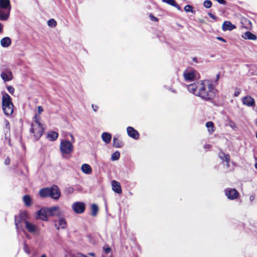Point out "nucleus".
Segmentation results:
<instances>
[{"mask_svg": "<svg viewBox=\"0 0 257 257\" xmlns=\"http://www.w3.org/2000/svg\"><path fill=\"white\" fill-rule=\"evenodd\" d=\"M188 91L205 100L213 99L215 95L214 85L207 80L198 81L187 86Z\"/></svg>", "mask_w": 257, "mask_h": 257, "instance_id": "obj_1", "label": "nucleus"}, {"mask_svg": "<svg viewBox=\"0 0 257 257\" xmlns=\"http://www.w3.org/2000/svg\"><path fill=\"white\" fill-rule=\"evenodd\" d=\"M28 217V214L26 212L22 213L19 219H15V225L16 228L19 230H23L22 225L25 224L26 229L28 232L34 233L38 231V227L36 225L28 221L27 219Z\"/></svg>", "mask_w": 257, "mask_h": 257, "instance_id": "obj_2", "label": "nucleus"}, {"mask_svg": "<svg viewBox=\"0 0 257 257\" xmlns=\"http://www.w3.org/2000/svg\"><path fill=\"white\" fill-rule=\"evenodd\" d=\"M39 195L42 197H50L51 198L57 200L61 195V192L57 185H53L51 187L41 189L39 191Z\"/></svg>", "mask_w": 257, "mask_h": 257, "instance_id": "obj_3", "label": "nucleus"}, {"mask_svg": "<svg viewBox=\"0 0 257 257\" xmlns=\"http://www.w3.org/2000/svg\"><path fill=\"white\" fill-rule=\"evenodd\" d=\"M40 116L35 114L32 123L30 132L33 134L34 139L38 140L43 135L44 130L40 122Z\"/></svg>", "mask_w": 257, "mask_h": 257, "instance_id": "obj_4", "label": "nucleus"}, {"mask_svg": "<svg viewBox=\"0 0 257 257\" xmlns=\"http://www.w3.org/2000/svg\"><path fill=\"white\" fill-rule=\"evenodd\" d=\"M11 10L10 0H0L1 21H7L9 19Z\"/></svg>", "mask_w": 257, "mask_h": 257, "instance_id": "obj_5", "label": "nucleus"}, {"mask_svg": "<svg viewBox=\"0 0 257 257\" xmlns=\"http://www.w3.org/2000/svg\"><path fill=\"white\" fill-rule=\"evenodd\" d=\"M2 107L6 115H10L13 112L14 105L11 97L7 93H5L3 95Z\"/></svg>", "mask_w": 257, "mask_h": 257, "instance_id": "obj_6", "label": "nucleus"}, {"mask_svg": "<svg viewBox=\"0 0 257 257\" xmlns=\"http://www.w3.org/2000/svg\"><path fill=\"white\" fill-rule=\"evenodd\" d=\"M60 151L64 157L65 155H69L73 151V144L67 140H62L60 144Z\"/></svg>", "mask_w": 257, "mask_h": 257, "instance_id": "obj_7", "label": "nucleus"}, {"mask_svg": "<svg viewBox=\"0 0 257 257\" xmlns=\"http://www.w3.org/2000/svg\"><path fill=\"white\" fill-rule=\"evenodd\" d=\"M72 210L77 214H81L84 212L85 209V205L81 202H75L72 205Z\"/></svg>", "mask_w": 257, "mask_h": 257, "instance_id": "obj_8", "label": "nucleus"}, {"mask_svg": "<svg viewBox=\"0 0 257 257\" xmlns=\"http://www.w3.org/2000/svg\"><path fill=\"white\" fill-rule=\"evenodd\" d=\"M47 212H48L50 216H57L58 217L61 216L64 213V211L58 206L47 208Z\"/></svg>", "mask_w": 257, "mask_h": 257, "instance_id": "obj_9", "label": "nucleus"}, {"mask_svg": "<svg viewBox=\"0 0 257 257\" xmlns=\"http://www.w3.org/2000/svg\"><path fill=\"white\" fill-rule=\"evenodd\" d=\"M197 72L195 70H186L183 73V76L186 81H193L196 77Z\"/></svg>", "mask_w": 257, "mask_h": 257, "instance_id": "obj_10", "label": "nucleus"}, {"mask_svg": "<svg viewBox=\"0 0 257 257\" xmlns=\"http://www.w3.org/2000/svg\"><path fill=\"white\" fill-rule=\"evenodd\" d=\"M224 192L229 199H234L238 196V193L235 189L227 188L225 189Z\"/></svg>", "mask_w": 257, "mask_h": 257, "instance_id": "obj_11", "label": "nucleus"}, {"mask_svg": "<svg viewBox=\"0 0 257 257\" xmlns=\"http://www.w3.org/2000/svg\"><path fill=\"white\" fill-rule=\"evenodd\" d=\"M54 222L55 226L58 230L65 228L67 225L65 219L61 216L59 217L58 220H55Z\"/></svg>", "mask_w": 257, "mask_h": 257, "instance_id": "obj_12", "label": "nucleus"}, {"mask_svg": "<svg viewBox=\"0 0 257 257\" xmlns=\"http://www.w3.org/2000/svg\"><path fill=\"white\" fill-rule=\"evenodd\" d=\"M242 102L244 105L247 106H254L255 101L250 96L247 95L242 98Z\"/></svg>", "mask_w": 257, "mask_h": 257, "instance_id": "obj_13", "label": "nucleus"}, {"mask_svg": "<svg viewBox=\"0 0 257 257\" xmlns=\"http://www.w3.org/2000/svg\"><path fill=\"white\" fill-rule=\"evenodd\" d=\"M37 215L39 218L44 221H47L48 215H49L48 212H47V208H42L38 211Z\"/></svg>", "mask_w": 257, "mask_h": 257, "instance_id": "obj_14", "label": "nucleus"}, {"mask_svg": "<svg viewBox=\"0 0 257 257\" xmlns=\"http://www.w3.org/2000/svg\"><path fill=\"white\" fill-rule=\"evenodd\" d=\"M127 133L129 137L134 139H138L139 137L138 132L131 126L127 127Z\"/></svg>", "mask_w": 257, "mask_h": 257, "instance_id": "obj_15", "label": "nucleus"}, {"mask_svg": "<svg viewBox=\"0 0 257 257\" xmlns=\"http://www.w3.org/2000/svg\"><path fill=\"white\" fill-rule=\"evenodd\" d=\"M235 28L236 26L229 21H225L222 26V29L223 31H231Z\"/></svg>", "mask_w": 257, "mask_h": 257, "instance_id": "obj_16", "label": "nucleus"}, {"mask_svg": "<svg viewBox=\"0 0 257 257\" xmlns=\"http://www.w3.org/2000/svg\"><path fill=\"white\" fill-rule=\"evenodd\" d=\"M112 189L113 191L118 194H120L122 192L121 188L120 183L115 180L111 182Z\"/></svg>", "mask_w": 257, "mask_h": 257, "instance_id": "obj_17", "label": "nucleus"}, {"mask_svg": "<svg viewBox=\"0 0 257 257\" xmlns=\"http://www.w3.org/2000/svg\"><path fill=\"white\" fill-rule=\"evenodd\" d=\"M2 78L5 81H8L12 79L13 75L12 72L9 71L3 72L1 74Z\"/></svg>", "mask_w": 257, "mask_h": 257, "instance_id": "obj_18", "label": "nucleus"}, {"mask_svg": "<svg viewBox=\"0 0 257 257\" xmlns=\"http://www.w3.org/2000/svg\"><path fill=\"white\" fill-rule=\"evenodd\" d=\"M102 140L106 143L109 144L111 139V135L110 134L106 132L103 133L101 135Z\"/></svg>", "mask_w": 257, "mask_h": 257, "instance_id": "obj_19", "label": "nucleus"}, {"mask_svg": "<svg viewBox=\"0 0 257 257\" xmlns=\"http://www.w3.org/2000/svg\"><path fill=\"white\" fill-rule=\"evenodd\" d=\"M242 37L245 39H248L251 40H255L257 39L256 36L254 34L251 33L249 31H247L244 33L243 35L242 36Z\"/></svg>", "mask_w": 257, "mask_h": 257, "instance_id": "obj_20", "label": "nucleus"}, {"mask_svg": "<svg viewBox=\"0 0 257 257\" xmlns=\"http://www.w3.org/2000/svg\"><path fill=\"white\" fill-rule=\"evenodd\" d=\"M82 171L86 174H90L92 172L90 166L87 164H84L81 166Z\"/></svg>", "mask_w": 257, "mask_h": 257, "instance_id": "obj_21", "label": "nucleus"}, {"mask_svg": "<svg viewBox=\"0 0 257 257\" xmlns=\"http://www.w3.org/2000/svg\"><path fill=\"white\" fill-rule=\"evenodd\" d=\"M11 44V40L9 37H5L1 40V45L3 47H8Z\"/></svg>", "mask_w": 257, "mask_h": 257, "instance_id": "obj_22", "label": "nucleus"}, {"mask_svg": "<svg viewBox=\"0 0 257 257\" xmlns=\"http://www.w3.org/2000/svg\"><path fill=\"white\" fill-rule=\"evenodd\" d=\"M58 137V134L56 132L51 131L47 134V138L51 141H55Z\"/></svg>", "mask_w": 257, "mask_h": 257, "instance_id": "obj_23", "label": "nucleus"}, {"mask_svg": "<svg viewBox=\"0 0 257 257\" xmlns=\"http://www.w3.org/2000/svg\"><path fill=\"white\" fill-rule=\"evenodd\" d=\"M113 145L115 148H120L123 146V143L117 137H114L113 139Z\"/></svg>", "mask_w": 257, "mask_h": 257, "instance_id": "obj_24", "label": "nucleus"}, {"mask_svg": "<svg viewBox=\"0 0 257 257\" xmlns=\"http://www.w3.org/2000/svg\"><path fill=\"white\" fill-rule=\"evenodd\" d=\"M23 201L27 206H30L32 204V198L30 195H25L23 198Z\"/></svg>", "mask_w": 257, "mask_h": 257, "instance_id": "obj_25", "label": "nucleus"}, {"mask_svg": "<svg viewBox=\"0 0 257 257\" xmlns=\"http://www.w3.org/2000/svg\"><path fill=\"white\" fill-rule=\"evenodd\" d=\"M219 156L221 160L223 161H225L228 164L229 162V155L228 154H225L223 152H221L219 154Z\"/></svg>", "mask_w": 257, "mask_h": 257, "instance_id": "obj_26", "label": "nucleus"}, {"mask_svg": "<svg viewBox=\"0 0 257 257\" xmlns=\"http://www.w3.org/2000/svg\"><path fill=\"white\" fill-rule=\"evenodd\" d=\"M206 126L208 128V131L210 134L214 132V124L212 122L208 121L206 122Z\"/></svg>", "mask_w": 257, "mask_h": 257, "instance_id": "obj_27", "label": "nucleus"}, {"mask_svg": "<svg viewBox=\"0 0 257 257\" xmlns=\"http://www.w3.org/2000/svg\"><path fill=\"white\" fill-rule=\"evenodd\" d=\"M91 215L93 216H95L97 213L98 208L97 206L95 204H93L91 205Z\"/></svg>", "mask_w": 257, "mask_h": 257, "instance_id": "obj_28", "label": "nucleus"}, {"mask_svg": "<svg viewBox=\"0 0 257 257\" xmlns=\"http://www.w3.org/2000/svg\"><path fill=\"white\" fill-rule=\"evenodd\" d=\"M120 157V153L118 151H115L113 153L111 157V159L112 161H116L119 159Z\"/></svg>", "mask_w": 257, "mask_h": 257, "instance_id": "obj_29", "label": "nucleus"}, {"mask_svg": "<svg viewBox=\"0 0 257 257\" xmlns=\"http://www.w3.org/2000/svg\"><path fill=\"white\" fill-rule=\"evenodd\" d=\"M48 25L50 27H55L57 25V22L54 19H51L48 21Z\"/></svg>", "mask_w": 257, "mask_h": 257, "instance_id": "obj_30", "label": "nucleus"}, {"mask_svg": "<svg viewBox=\"0 0 257 257\" xmlns=\"http://www.w3.org/2000/svg\"><path fill=\"white\" fill-rule=\"evenodd\" d=\"M203 6L205 8L209 9L212 6V3L209 0L205 1L203 3Z\"/></svg>", "mask_w": 257, "mask_h": 257, "instance_id": "obj_31", "label": "nucleus"}, {"mask_svg": "<svg viewBox=\"0 0 257 257\" xmlns=\"http://www.w3.org/2000/svg\"><path fill=\"white\" fill-rule=\"evenodd\" d=\"M24 250L26 253H27L28 254L31 253L30 249L28 245L25 242L24 243Z\"/></svg>", "mask_w": 257, "mask_h": 257, "instance_id": "obj_32", "label": "nucleus"}, {"mask_svg": "<svg viewBox=\"0 0 257 257\" xmlns=\"http://www.w3.org/2000/svg\"><path fill=\"white\" fill-rule=\"evenodd\" d=\"M184 10L186 12H192L193 7L191 5H186L184 8Z\"/></svg>", "mask_w": 257, "mask_h": 257, "instance_id": "obj_33", "label": "nucleus"}, {"mask_svg": "<svg viewBox=\"0 0 257 257\" xmlns=\"http://www.w3.org/2000/svg\"><path fill=\"white\" fill-rule=\"evenodd\" d=\"M164 3H167L168 5L173 6L175 4V0H162Z\"/></svg>", "mask_w": 257, "mask_h": 257, "instance_id": "obj_34", "label": "nucleus"}, {"mask_svg": "<svg viewBox=\"0 0 257 257\" xmlns=\"http://www.w3.org/2000/svg\"><path fill=\"white\" fill-rule=\"evenodd\" d=\"M103 250L106 253H109L111 252V249L108 245H106L103 247Z\"/></svg>", "mask_w": 257, "mask_h": 257, "instance_id": "obj_35", "label": "nucleus"}, {"mask_svg": "<svg viewBox=\"0 0 257 257\" xmlns=\"http://www.w3.org/2000/svg\"><path fill=\"white\" fill-rule=\"evenodd\" d=\"M7 89L11 94H13L15 91L14 88L11 86H8Z\"/></svg>", "mask_w": 257, "mask_h": 257, "instance_id": "obj_36", "label": "nucleus"}, {"mask_svg": "<svg viewBox=\"0 0 257 257\" xmlns=\"http://www.w3.org/2000/svg\"><path fill=\"white\" fill-rule=\"evenodd\" d=\"M72 257H87V256L81 253H77L73 254Z\"/></svg>", "mask_w": 257, "mask_h": 257, "instance_id": "obj_37", "label": "nucleus"}, {"mask_svg": "<svg viewBox=\"0 0 257 257\" xmlns=\"http://www.w3.org/2000/svg\"><path fill=\"white\" fill-rule=\"evenodd\" d=\"M150 17L151 20L152 21H155V22H157V21H158V18H157L156 17H154L153 15H152L151 14L150 15Z\"/></svg>", "mask_w": 257, "mask_h": 257, "instance_id": "obj_38", "label": "nucleus"}, {"mask_svg": "<svg viewBox=\"0 0 257 257\" xmlns=\"http://www.w3.org/2000/svg\"><path fill=\"white\" fill-rule=\"evenodd\" d=\"M208 16L214 20H216L217 19V18L211 13H208Z\"/></svg>", "mask_w": 257, "mask_h": 257, "instance_id": "obj_39", "label": "nucleus"}, {"mask_svg": "<svg viewBox=\"0 0 257 257\" xmlns=\"http://www.w3.org/2000/svg\"><path fill=\"white\" fill-rule=\"evenodd\" d=\"M43 111V108L41 106H39L38 107V112L39 114H41V113Z\"/></svg>", "mask_w": 257, "mask_h": 257, "instance_id": "obj_40", "label": "nucleus"}, {"mask_svg": "<svg viewBox=\"0 0 257 257\" xmlns=\"http://www.w3.org/2000/svg\"><path fill=\"white\" fill-rule=\"evenodd\" d=\"M219 4H222V5H225L226 2L224 0H216Z\"/></svg>", "mask_w": 257, "mask_h": 257, "instance_id": "obj_41", "label": "nucleus"}, {"mask_svg": "<svg viewBox=\"0 0 257 257\" xmlns=\"http://www.w3.org/2000/svg\"><path fill=\"white\" fill-rule=\"evenodd\" d=\"M245 22H246L248 24V26L246 27V29H250L251 28V22L248 20H245Z\"/></svg>", "mask_w": 257, "mask_h": 257, "instance_id": "obj_42", "label": "nucleus"}, {"mask_svg": "<svg viewBox=\"0 0 257 257\" xmlns=\"http://www.w3.org/2000/svg\"><path fill=\"white\" fill-rule=\"evenodd\" d=\"M10 160L9 159V157H7L5 160V164L6 165H8L10 164Z\"/></svg>", "mask_w": 257, "mask_h": 257, "instance_id": "obj_43", "label": "nucleus"}, {"mask_svg": "<svg viewBox=\"0 0 257 257\" xmlns=\"http://www.w3.org/2000/svg\"><path fill=\"white\" fill-rule=\"evenodd\" d=\"M69 136H70V138L71 139V140L70 142L72 143V144H73V143L75 142V139H74V137H73L72 134H70Z\"/></svg>", "mask_w": 257, "mask_h": 257, "instance_id": "obj_44", "label": "nucleus"}, {"mask_svg": "<svg viewBox=\"0 0 257 257\" xmlns=\"http://www.w3.org/2000/svg\"><path fill=\"white\" fill-rule=\"evenodd\" d=\"M173 6L175 7V8H176L178 10H181L180 7L177 4V3L176 2H175V4H174V5H173Z\"/></svg>", "mask_w": 257, "mask_h": 257, "instance_id": "obj_45", "label": "nucleus"}, {"mask_svg": "<svg viewBox=\"0 0 257 257\" xmlns=\"http://www.w3.org/2000/svg\"><path fill=\"white\" fill-rule=\"evenodd\" d=\"M217 39L223 42H226V40L222 37H217Z\"/></svg>", "mask_w": 257, "mask_h": 257, "instance_id": "obj_46", "label": "nucleus"}, {"mask_svg": "<svg viewBox=\"0 0 257 257\" xmlns=\"http://www.w3.org/2000/svg\"><path fill=\"white\" fill-rule=\"evenodd\" d=\"M211 146L209 144H206L204 146V148L206 149H209L211 148Z\"/></svg>", "mask_w": 257, "mask_h": 257, "instance_id": "obj_47", "label": "nucleus"}, {"mask_svg": "<svg viewBox=\"0 0 257 257\" xmlns=\"http://www.w3.org/2000/svg\"><path fill=\"white\" fill-rule=\"evenodd\" d=\"M73 188H69L67 189V192L68 193H72L73 192Z\"/></svg>", "mask_w": 257, "mask_h": 257, "instance_id": "obj_48", "label": "nucleus"}, {"mask_svg": "<svg viewBox=\"0 0 257 257\" xmlns=\"http://www.w3.org/2000/svg\"><path fill=\"white\" fill-rule=\"evenodd\" d=\"M92 107L93 108L94 111H96L97 110V106H94V105L93 104H92Z\"/></svg>", "mask_w": 257, "mask_h": 257, "instance_id": "obj_49", "label": "nucleus"}, {"mask_svg": "<svg viewBox=\"0 0 257 257\" xmlns=\"http://www.w3.org/2000/svg\"><path fill=\"white\" fill-rule=\"evenodd\" d=\"M239 94V91H236L235 92L234 94V96L236 97Z\"/></svg>", "mask_w": 257, "mask_h": 257, "instance_id": "obj_50", "label": "nucleus"}, {"mask_svg": "<svg viewBox=\"0 0 257 257\" xmlns=\"http://www.w3.org/2000/svg\"><path fill=\"white\" fill-rule=\"evenodd\" d=\"M3 30V25L0 23V33Z\"/></svg>", "mask_w": 257, "mask_h": 257, "instance_id": "obj_51", "label": "nucleus"}, {"mask_svg": "<svg viewBox=\"0 0 257 257\" xmlns=\"http://www.w3.org/2000/svg\"><path fill=\"white\" fill-rule=\"evenodd\" d=\"M89 254H90V255H91V256H94V253H92V252H91V253H89Z\"/></svg>", "mask_w": 257, "mask_h": 257, "instance_id": "obj_52", "label": "nucleus"}, {"mask_svg": "<svg viewBox=\"0 0 257 257\" xmlns=\"http://www.w3.org/2000/svg\"><path fill=\"white\" fill-rule=\"evenodd\" d=\"M254 167L257 169V163L255 164Z\"/></svg>", "mask_w": 257, "mask_h": 257, "instance_id": "obj_53", "label": "nucleus"}, {"mask_svg": "<svg viewBox=\"0 0 257 257\" xmlns=\"http://www.w3.org/2000/svg\"><path fill=\"white\" fill-rule=\"evenodd\" d=\"M41 257H47V256L45 254H43Z\"/></svg>", "mask_w": 257, "mask_h": 257, "instance_id": "obj_54", "label": "nucleus"}, {"mask_svg": "<svg viewBox=\"0 0 257 257\" xmlns=\"http://www.w3.org/2000/svg\"><path fill=\"white\" fill-rule=\"evenodd\" d=\"M216 77H217V79L219 78V75L218 74V75L216 76Z\"/></svg>", "mask_w": 257, "mask_h": 257, "instance_id": "obj_55", "label": "nucleus"}, {"mask_svg": "<svg viewBox=\"0 0 257 257\" xmlns=\"http://www.w3.org/2000/svg\"><path fill=\"white\" fill-rule=\"evenodd\" d=\"M196 58H194V61H196Z\"/></svg>", "mask_w": 257, "mask_h": 257, "instance_id": "obj_56", "label": "nucleus"}, {"mask_svg": "<svg viewBox=\"0 0 257 257\" xmlns=\"http://www.w3.org/2000/svg\"><path fill=\"white\" fill-rule=\"evenodd\" d=\"M256 137L257 138V132H256Z\"/></svg>", "mask_w": 257, "mask_h": 257, "instance_id": "obj_57", "label": "nucleus"}, {"mask_svg": "<svg viewBox=\"0 0 257 257\" xmlns=\"http://www.w3.org/2000/svg\"><path fill=\"white\" fill-rule=\"evenodd\" d=\"M254 75H257V73H255V74H254Z\"/></svg>", "mask_w": 257, "mask_h": 257, "instance_id": "obj_58", "label": "nucleus"}, {"mask_svg": "<svg viewBox=\"0 0 257 257\" xmlns=\"http://www.w3.org/2000/svg\"><path fill=\"white\" fill-rule=\"evenodd\" d=\"M256 83H257V80L256 81Z\"/></svg>", "mask_w": 257, "mask_h": 257, "instance_id": "obj_59", "label": "nucleus"}]
</instances>
